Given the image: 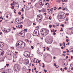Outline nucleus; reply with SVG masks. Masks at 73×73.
Instances as JSON below:
<instances>
[{"mask_svg": "<svg viewBox=\"0 0 73 73\" xmlns=\"http://www.w3.org/2000/svg\"><path fill=\"white\" fill-rule=\"evenodd\" d=\"M25 46V43L23 41L18 42L16 44V46L18 48H23Z\"/></svg>", "mask_w": 73, "mask_h": 73, "instance_id": "obj_1", "label": "nucleus"}, {"mask_svg": "<svg viewBox=\"0 0 73 73\" xmlns=\"http://www.w3.org/2000/svg\"><path fill=\"white\" fill-rule=\"evenodd\" d=\"M40 33L42 36L45 37L49 33V31H47L45 29H42L40 31Z\"/></svg>", "mask_w": 73, "mask_h": 73, "instance_id": "obj_2", "label": "nucleus"}, {"mask_svg": "<svg viewBox=\"0 0 73 73\" xmlns=\"http://www.w3.org/2000/svg\"><path fill=\"white\" fill-rule=\"evenodd\" d=\"M40 35L39 31L38 30H35L33 33V35L34 36H38Z\"/></svg>", "mask_w": 73, "mask_h": 73, "instance_id": "obj_3", "label": "nucleus"}, {"mask_svg": "<svg viewBox=\"0 0 73 73\" xmlns=\"http://www.w3.org/2000/svg\"><path fill=\"white\" fill-rule=\"evenodd\" d=\"M42 15H39L37 16L36 18V21L38 22H41L42 21Z\"/></svg>", "mask_w": 73, "mask_h": 73, "instance_id": "obj_4", "label": "nucleus"}, {"mask_svg": "<svg viewBox=\"0 0 73 73\" xmlns=\"http://www.w3.org/2000/svg\"><path fill=\"white\" fill-rule=\"evenodd\" d=\"M30 54L31 53L29 52L25 51L24 52L23 55L26 57L28 58V57H29V55L30 56Z\"/></svg>", "mask_w": 73, "mask_h": 73, "instance_id": "obj_5", "label": "nucleus"}, {"mask_svg": "<svg viewBox=\"0 0 73 73\" xmlns=\"http://www.w3.org/2000/svg\"><path fill=\"white\" fill-rule=\"evenodd\" d=\"M38 3L41 7H42L44 5V2L42 0H39L38 2Z\"/></svg>", "mask_w": 73, "mask_h": 73, "instance_id": "obj_6", "label": "nucleus"}, {"mask_svg": "<svg viewBox=\"0 0 73 73\" xmlns=\"http://www.w3.org/2000/svg\"><path fill=\"white\" fill-rule=\"evenodd\" d=\"M15 69L16 71L17 72H18V71H19V70H20V68L19 67V66L17 64H15Z\"/></svg>", "mask_w": 73, "mask_h": 73, "instance_id": "obj_7", "label": "nucleus"}, {"mask_svg": "<svg viewBox=\"0 0 73 73\" xmlns=\"http://www.w3.org/2000/svg\"><path fill=\"white\" fill-rule=\"evenodd\" d=\"M24 64L25 65H28L29 64V60L28 59H25L24 60Z\"/></svg>", "mask_w": 73, "mask_h": 73, "instance_id": "obj_8", "label": "nucleus"}, {"mask_svg": "<svg viewBox=\"0 0 73 73\" xmlns=\"http://www.w3.org/2000/svg\"><path fill=\"white\" fill-rule=\"evenodd\" d=\"M15 23L16 24H19L20 23V21L19 18H17L15 20Z\"/></svg>", "mask_w": 73, "mask_h": 73, "instance_id": "obj_9", "label": "nucleus"}, {"mask_svg": "<svg viewBox=\"0 0 73 73\" xmlns=\"http://www.w3.org/2000/svg\"><path fill=\"white\" fill-rule=\"evenodd\" d=\"M19 36H21L22 37H24L25 36V32H21L19 34Z\"/></svg>", "mask_w": 73, "mask_h": 73, "instance_id": "obj_10", "label": "nucleus"}, {"mask_svg": "<svg viewBox=\"0 0 73 73\" xmlns=\"http://www.w3.org/2000/svg\"><path fill=\"white\" fill-rule=\"evenodd\" d=\"M6 17L7 18H9V19H11V14H9V13L7 14L6 15Z\"/></svg>", "mask_w": 73, "mask_h": 73, "instance_id": "obj_11", "label": "nucleus"}, {"mask_svg": "<svg viewBox=\"0 0 73 73\" xmlns=\"http://www.w3.org/2000/svg\"><path fill=\"white\" fill-rule=\"evenodd\" d=\"M11 52H12V51H11V50H7V53L8 55H11Z\"/></svg>", "mask_w": 73, "mask_h": 73, "instance_id": "obj_12", "label": "nucleus"}, {"mask_svg": "<svg viewBox=\"0 0 73 73\" xmlns=\"http://www.w3.org/2000/svg\"><path fill=\"white\" fill-rule=\"evenodd\" d=\"M4 45V43L3 42H0V47L1 48H3Z\"/></svg>", "mask_w": 73, "mask_h": 73, "instance_id": "obj_13", "label": "nucleus"}, {"mask_svg": "<svg viewBox=\"0 0 73 73\" xmlns=\"http://www.w3.org/2000/svg\"><path fill=\"white\" fill-rule=\"evenodd\" d=\"M58 17L59 19H64V17H62V15H58Z\"/></svg>", "mask_w": 73, "mask_h": 73, "instance_id": "obj_14", "label": "nucleus"}, {"mask_svg": "<svg viewBox=\"0 0 73 73\" xmlns=\"http://www.w3.org/2000/svg\"><path fill=\"white\" fill-rule=\"evenodd\" d=\"M53 8H52L50 10V11H49L48 12V13L49 14H52V11H53Z\"/></svg>", "mask_w": 73, "mask_h": 73, "instance_id": "obj_15", "label": "nucleus"}, {"mask_svg": "<svg viewBox=\"0 0 73 73\" xmlns=\"http://www.w3.org/2000/svg\"><path fill=\"white\" fill-rule=\"evenodd\" d=\"M28 8L29 9L28 10H29V9H30L31 8H32V6L30 5H28Z\"/></svg>", "mask_w": 73, "mask_h": 73, "instance_id": "obj_16", "label": "nucleus"}, {"mask_svg": "<svg viewBox=\"0 0 73 73\" xmlns=\"http://www.w3.org/2000/svg\"><path fill=\"white\" fill-rule=\"evenodd\" d=\"M70 30L71 31V34H73V27L70 28Z\"/></svg>", "mask_w": 73, "mask_h": 73, "instance_id": "obj_17", "label": "nucleus"}, {"mask_svg": "<svg viewBox=\"0 0 73 73\" xmlns=\"http://www.w3.org/2000/svg\"><path fill=\"white\" fill-rule=\"evenodd\" d=\"M41 11L42 12H46V9L45 8H43V9L41 10Z\"/></svg>", "mask_w": 73, "mask_h": 73, "instance_id": "obj_18", "label": "nucleus"}, {"mask_svg": "<svg viewBox=\"0 0 73 73\" xmlns=\"http://www.w3.org/2000/svg\"><path fill=\"white\" fill-rule=\"evenodd\" d=\"M31 22L28 21V25L29 26H31Z\"/></svg>", "mask_w": 73, "mask_h": 73, "instance_id": "obj_19", "label": "nucleus"}, {"mask_svg": "<svg viewBox=\"0 0 73 73\" xmlns=\"http://www.w3.org/2000/svg\"><path fill=\"white\" fill-rule=\"evenodd\" d=\"M66 64V61H64L63 62V66H64L65 65V64Z\"/></svg>", "mask_w": 73, "mask_h": 73, "instance_id": "obj_20", "label": "nucleus"}, {"mask_svg": "<svg viewBox=\"0 0 73 73\" xmlns=\"http://www.w3.org/2000/svg\"><path fill=\"white\" fill-rule=\"evenodd\" d=\"M13 57L14 58H16L17 57V55L16 54H14L13 55Z\"/></svg>", "mask_w": 73, "mask_h": 73, "instance_id": "obj_21", "label": "nucleus"}, {"mask_svg": "<svg viewBox=\"0 0 73 73\" xmlns=\"http://www.w3.org/2000/svg\"><path fill=\"white\" fill-rule=\"evenodd\" d=\"M23 70H24V71L27 70V69L26 68V67H25V66H24L23 67Z\"/></svg>", "mask_w": 73, "mask_h": 73, "instance_id": "obj_22", "label": "nucleus"}, {"mask_svg": "<svg viewBox=\"0 0 73 73\" xmlns=\"http://www.w3.org/2000/svg\"><path fill=\"white\" fill-rule=\"evenodd\" d=\"M62 15V17H64V18H65L66 17V15H65V14H63V15Z\"/></svg>", "mask_w": 73, "mask_h": 73, "instance_id": "obj_23", "label": "nucleus"}, {"mask_svg": "<svg viewBox=\"0 0 73 73\" xmlns=\"http://www.w3.org/2000/svg\"><path fill=\"white\" fill-rule=\"evenodd\" d=\"M3 55V52L0 51V56Z\"/></svg>", "mask_w": 73, "mask_h": 73, "instance_id": "obj_24", "label": "nucleus"}, {"mask_svg": "<svg viewBox=\"0 0 73 73\" xmlns=\"http://www.w3.org/2000/svg\"><path fill=\"white\" fill-rule=\"evenodd\" d=\"M54 30V29L52 30V31H53V32L54 33L52 34L53 35H55V31Z\"/></svg>", "mask_w": 73, "mask_h": 73, "instance_id": "obj_25", "label": "nucleus"}, {"mask_svg": "<svg viewBox=\"0 0 73 73\" xmlns=\"http://www.w3.org/2000/svg\"><path fill=\"white\" fill-rule=\"evenodd\" d=\"M72 66H71V64H70V67L69 68L70 69H71V68L72 70H73V68L72 67Z\"/></svg>", "mask_w": 73, "mask_h": 73, "instance_id": "obj_26", "label": "nucleus"}, {"mask_svg": "<svg viewBox=\"0 0 73 73\" xmlns=\"http://www.w3.org/2000/svg\"><path fill=\"white\" fill-rule=\"evenodd\" d=\"M59 23H57L56 24V27H58V26H59Z\"/></svg>", "mask_w": 73, "mask_h": 73, "instance_id": "obj_27", "label": "nucleus"}, {"mask_svg": "<svg viewBox=\"0 0 73 73\" xmlns=\"http://www.w3.org/2000/svg\"><path fill=\"white\" fill-rule=\"evenodd\" d=\"M56 2H58V3H60V1H61V0H56Z\"/></svg>", "mask_w": 73, "mask_h": 73, "instance_id": "obj_28", "label": "nucleus"}, {"mask_svg": "<svg viewBox=\"0 0 73 73\" xmlns=\"http://www.w3.org/2000/svg\"><path fill=\"white\" fill-rule=\"evenodd\" d=\"M48 8H50V5H48Z\"/></svg>", "mask_w": 73, "mask_h": 73, "instance_id": "obj_29", "label": "nucleus"}, {"mask_svg": "<svg viewBox=\"0 0 73 73\" xmlns=\"http://www.w3.org/2000/svg\"><path fill=\"white\" fill-rule=\"evenodd\" d=\"M18 14H19V15H21V12L19 11L18 13Z\"/></svg>", "mask_w": 73, "mask_h": 73, "instance_id": "obj_30", "label": "nucleus"}, {"mask_svg": "<svg viewBox=\"0 0 73 73\" xmlns=\"http://www.w3.org/2000/svg\"><path fill=\"white\" fill-rule=\"evenodd\" d=\"M9 64H7L6 65V66H7V67H8V66H9Z\"/></svg>", "mask_w": 73, "mask_h": 73, "instance_id": "obj_31", "label": "nucleus"}, {"mask_svg": "<svg viewBox=\"0 0 73 73\" xmlns=\"http://www.w3.org/2000/svg\"><path fill=\"white\" fill-rule=\"evenodd\" d=\"M70 50H71V52H73V48H71Z\"/></svg>", "mask_w": 73, "mask_h": 73, "instance_id": "obj_32", "label": "nucleus"}, {"mask_svg": "<svg viewBox=\"0 0 73 73\" xmlns=\"http://www.w3.org/2000/svg\"><path fill=\"white\" fill-rule=\"evenodd\" d=\"M66 50H67V53H69V50H68V49H66Z\"/></svg>", "mask_w": 73, "mask_h": 73, "instance_id": "obj_33", "label": "nucleus"}, {"mask_svg": "<svg viewBox=\"0 0 73 73\" xmlns=\"http://www.w3.org/2000/svg\"><path fill=\"white\" fill-rule=\"evenodd\" d=\"M62 9V8L61 7H60L58 8V10H60V9Z\"/></svg>", "mask_w": 73, "mask_h": 73, "instance_id": "obj_34", "label": "nucleus"}, {"mask_svg": "<svg viewBox=\"0 0 73 73\" xmlns=\"http://www.w3.org/2000/svg\"><path fill=\"white\" fill-rule=\"evenodd\" d=\"M52 25H49V27L50 28H52Z\"/></svg>", "mask_w": 73, "mask_h": 73, "instance_id": "obj_35", "label": "nucleus"}, {"mask_svg": "<svg viewBox=\"0 0 73 73\" xmlns=\"http://www.w3.org/2000/svg\"><path fill=\"white\" fill-rule=\"evenodd\" d=\"M35 1H36V0H31V2H34Z\"/></svg>", "mask_w": 73, "mask_h": 73, "instance_id": "obj_36", "label": "nucleus"}, {"mask_svg": "<svg viewBox=\"0 0 73 73\" xmlns=\"http://www.w3.org/2000/svg\"><path fill=\"white\" fill-rule=\"evenodd\" d=\"M20 27H21V29H22V28H23V25H20Z\"/></svg>", "mask_w": 73, "mask_h": 73, "instance_id": "obj_37", "label": "nucleus"}, {"mask_svg": "<svg viewBox=\"0 0 73 73\" xmlns=\"http://www.w3.org/2000/svg\"><path fill=\"white\" fill-rule=\"evenodd\" d=\"M21 11L22 12H24V9H23V8H22L21 10Z\"/></svg>", "mask_w": 73, "mask_h": 73, "instance_id": "obj_38", "label": "nucleus"}, {"mask_svg": "<svg viewBox=\"0 0 73 73\" xmlns=\"http://www.w3.org/2000/svg\"><path fill=\"white\" fill-rule=\"evenodd\" d=\"M8 30H6V31L5 32V33H8Z\"/></svg>", "mask_w": 73, "mask_h": 73, "instance_id": "obj_39", "label": "nucleus"}, {"mask_svg": "<svg viewBox=\"0 0 73 73\" xmlns=\"http://www.w3.org/2000/svg\"><path fill=\"white\" fill-rule=\"evenodd\" d=\"M64 69H65V70H67V68H66V67L64 68Z\"/></svg>", "mask_w": 73, "mask_h": 73, "instance_id": "obj_40", "label": "nucleus"}, {"mask_svg": "<svg viewBox=\"0 0 73 73\" xmlns=\"http://www.w3.org/2000/svg\"><path fill=\"white\" fill-rule=\"evenodd\" d=\"M7 29V30H7V31H8V32H10V29Z\"/></svg>", "mask_w": 73, "mask_h": 73, "instance_id": "obj_41", "label": "nucleus"}, {"mask_svg": "<svg viewBox=\"0 0 73 73\" xmlns=\"http://www.w3.org/2000/svg\"><path fill=\"white\" fill-rule=\"evenodd\" d=\"M61 30H60V31L61 32L62 31H63V30L62 29V28H61Z\"/></svg>", "mask_w": 73, "mask_h": 73, "instance_id": "obj_42", "label": "nucleus"}, {"mask_svg": "<svg viewBox=\"0 0 73 73\" xmlns=\"http://www.w3.org/2000/svg\"><path fill=\"white\" fill-rule=\"evenodd\" d=\"M44 73H46V72H47V71L46 70H44Z\"/></svg>", "mask_w": 73, "mask_h": 73, "instance_id": "obj_43", "label": "nucleus"}, {"mask_svg": "<svg viewBox=\"0 0 73 73\" xmlns=\"http://www.w3.org/2000/svg\"><path fill=\"white\" fill-rule=\"evenodd\" d=\"M40 61H41V60H38V63H40Z\"/></svg>", "mask_w": 73, "mask_h": 73, "instance_id": "obj_44", "label": "nucleus"}, {"mask_svg": "<svg viewBox=\"0 0 73 73\" xmlns=\"http://www.w3.org/2000/svg\"><path fill=\"white\" fill-rule=\"evenodd\" d=\"M31 48H32V49H33V48H34L33 46H31Z\"/></svg>", "mask_w": 73, "mask_h": 73, "instance_id": "obj_45", "label": "nucleus"}, {"mask_svg": "<svg viewBox=\"0 0 73 73\" xmlns=\"http://www.w3.org/2000/svg\"><path fill=\"white\" fill-rule=\"evenodd\" d=\"M14 10H15V11H14V12L15 13H16V9H14Z\"/></svg>", "mask_w": 73, "mask_h": 73, "instance_id": "obj_46", "label": "nucleus"}, {"mask_svg": "<svg viewBox=\"0 0 73 73\" xmlns=\"http://www.w3.org/2000/svg\"><path fill=\"white\" fill-rule=\"evenodd\" d=\"M11 9H14V6H12L11 7Z\"/></svg>", "mask_w": 73, "mask_h": 73, "instance_id": "obj_47", "label": "nucleus"}, {"mask_svg": "<svg viewBox=\"0 0 73 73\" xmlns=\"http://www.w3.org/2000/svg\"><path fill=\"white\" fill-rule=\"evenodd\" d=\"M13 28L14 29V30H16V28H15V27H13Z\"/></svg>", "mask_w": 73, "mask_h": 73, "instance_id": "obj_48", "label": "nucleus"}, {"mask_svg": "<svg viewBox=\"0 0 73 73\" xmlns=\"http://www.w3.org/2000/svg\"><path fill=\"white\" fill-rule=\"evenodd\" d=\"M3 34V33H2V32H0V35H1Z\"/></svg>", "mask_w": 73, "mask_h": 73, "instance_id": "obj_49", "label": "nucleus"}, {"mask_svg": "<svg viewBox=\"0 0 73 73\" xmlns=\"http://www.w3.org/2000/svg\"><path fill=\"white\" fill-rule=\"evenodd\" d=\"M47 48V50H49V48H48V47H47V48Z\"/></svg>", "mask_w": 73, "mask_h": 73, "instance_id": "obj_50", "label": "nucleus"}, {"mask_svg": "<svg viewBox=\"0 0 73 73\" xmlns=\"http://www.w3.org/2000/svg\"><path fill=\"white\" fill-rule=\"evenodd\" d=\"M66 42H68V41H69V40L68 39H66Z\"/></svg>", "mask_w": 73, "mask_h": 73, "instance_id": "obj_51", "label": "nucleus"}, {"mask_svg": "<svg viewBox=\"0 0 73 73\" xmlns=\"http://www.w3.org/2000/svg\"><path fill=\"white\" fill-rule=\"evenodd\" d=\"M63 11H65V8H64L62 9Z\"/></svg>", "mask_w": 73, "mask_h": 73, "instance_id": "obj_52", "label": "nucleus"}, {"mask_svg": "<svg viewBox=\"0 0 73 73\" xmlns=\"http://www.w3.org/2000/svg\"><path fill=\"white\" fill-rule=\"evenodd\" d=\"M48 19H49V20H52V18H51L50 17H49Z\"/></svg>", "mask_w": 73, "mask_h": 73, "instance_id": "obj_53", "label": "nucleus"}, {"mask_svg": "<svg viewBox=\"0 0 73 73\" xmlns=\"http://www.w3.org/2000/svg\"><path fill=\"white\" fill-rule=\"evenodd\" d=\"M69 58V57H68V56H66V59H67V58Z\"/></svg>", "mask_w": 73, "mask_h": 73, "instance_id": "obj_54", "label": "nucleus"}, {"mask_svg": "<svg viewBox=\"0 0 73 73\" xmlns=\"http://www.w3.org/2000/svg\"><path fill=\"white\" fill-rule=\"evenodd\" d=\"M61 48L62 49H64V47L62 46L61 47Z\"/></svg>", "mask_w": 73, "mask_h": 73, "instance_id": "obj_55", "label": "nucleus"}, {"mask_svg": "<svg viewBox=\"0 0 73 73\" xmlns=\"http://www.w3.org/2000/svg\"><path fill=\"white\" fill-rule=\"evenodd\" d=\"M6 31H5V30H4L3 31V32H5Z\"/></svg>", "mask_w": 73, "mask_h": 73, "instance_id": "obj_56", "label": "nucleus"}, {"mask_svg": "<svg viewBox=\"0 0 73 73\" xmlns=\"http://www.w3.org/2000/svg\"><path fill=\"white\" fill-rule=\"evenodd\" d=\"M45 65H43L42 66V68H45Z\"/></svg>", "mask_w": 73, "mask_h": 73, "instance_id": "obj_57", "label": "nucleus"}, {"mask_svg": "<svg viewBox=\"0 0 73 73\" xmlns=\"http://www.w3.org/2000/svg\"><path fill=\"white\" fill-rule=\"evenodd\" d=\"M18 53V52H16V51H15V53L16 54H17Z\"/></svg>", "mask_w": 73, "mask_h": 73, "instance_id": "obj_58", "label": "nucleus"}, {"mask_svg": "<svg viewBox=\"0 0 73 73\" xmlns=\"http://www.w3.org/2000/svg\"><path fill=\"white\" fill-rule=\"evenodd\" d=\"M60 69V70H61L62 71L63 70L62 68H61Z\"/></svg>", "mask_w": 73, "mask_h": 73, "instance_id": "obj_59", "label": "nucleus"}, {"mask_svg": "<svg viewBox=\"0 0 73 73\" xmlns=\"http://www.w3.org/2000/svg\"><path fill=\"white\" fill-rule=\"evenodd\" d=\"M66 21H68V18H66Z\"/></svg>", "mask_w": 73, "mask_h": 73, "instance_id": "obj_60", "label": "nucleus"}, {"mask_svg": "<svg viewBox=\"0 0 73 73\" xmlns=\"http://www.w3.org/2000/svg\"><path fill=\"white\" fill-rule=\"evenodd\" d=\"M21 18L22 19H24V17H23V16L22 17H21Z\"/></svg>", "mask_w": 73, "mask_h": 73, "instance_id": "obj_61", "label": "nucleus"}, {"mask_svg": "<svg viewBox=\"0 0 73 73\" xmlns=\"http://www.w3.org/2000/svg\"><path fill=\"white\" fill-rule=\"evenodd\" d=\"M38 12H41V10H38Z\"/></svg>", "mask_w": 73, "mask_h": 73, "instance_id": "obj_62", "label": "nucleus"}, {"mask_svg": "<svg viewBox=\"0 0 73 73\" xmlns=\"http://www.w3.org/2000/svg\"><path fill=\"white\" fill-rule=\"evenodd\" d=\"M48 4V3H46L45 4V5H47V4Z\"/></svg>", "mask_w": 73, "mask_h": 73, "instance_id": "obj_63", "label": "nucleus"}, {"mask_svg": "<svg viewBox=\"0 0 73 73\" xmlns=\"http://www.w3.org/2000/svg\"><path fill=\"white\" fill-rule=\"evenodd\" d=\"M71 59L73 58V56H71Z\"/></svg>", "mask_w": 73, "mask_h": 73, "instance_id": "obj_64", "label": "nucleus"}]
</instances>
